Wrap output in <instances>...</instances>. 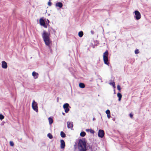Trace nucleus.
I'll list each match as a JSON object with an SVG mask.
<instances>
[{
  "label": "nucleus",
  "instance_id": "obj_1",
  "mask_svg": "<svg viewBox=\"0 0 151 151\" xmlns=\"http://www.w3.org/2000/svg\"><path fill=\"white\" fill-rule=\"evenodd\" d=\"M48 32L49 33H47L45 30L43 31L42 34V36L45 45L50 48V44L51 43L50 37V34L52 33L55 35L56 32L55 30L51 27L48 28Z\"/></svg>",
  "mask_w": 151,
  "mask_h": 151
},
{
  "label": "nucleus",
  "instance_id": "obj_2",
  "mask_svg": "<svg viewBox=\"0 0 151 151\" xmlns=\"http://www.w3.org/2000/svg\"><path fill=\"white\" fill-rule=\"evenodd\" d=\"M78 148L79 151H86L88 150V147L86 146V143L82 140H80L78 144Z\"/></svg>",
  "mask_w": 151,
  "mask_h": 151
},
{
  "label": "nucleus",
  "instance_id": "obj_3",
  "mask_svg": "<svg viewBox=\"0 0 151 151\" xmlns=\"http://www.w3.org/2000/svg\"><path fill=\"white\" fill-rule=\"evenodd\" d=\"M108 52L107 50H106L105 52L104 53L103 57L104 63L107 65H108L109 64V62H108Z\"/></svg>",
  "mask_w": 151,
  "mask_h": 151
},
{
  "label": "nucleus",
  "instance_id": "obj_4",
  "mask_svg": "<svg viewBox=\"0 0 151 151\" xmlns=\"http://www.w3.org/2000/svg\"><path fill=\"white\" fill-rule=\"evenodd\" d=\"M134 18L136 20H138L141 18V14L140 13L138 10H137L135 11L134 12Z\"/></svg>",
  "mask_w": 151,
  "mask_h": 151
},
{
  "label": "nucleus",
  "instance_id": "obj_5",
  "mask_svg": "<svg viewBox=\"0 0 151 151\" xmlns=\"http://www.w3.org/2000/svg\"><path fill=\"white\" fill-rule=\"evenodd\" d=\"M32 106L33 109L36 111V112H38V109L37 108V104L34 100L32 104Z\"/></svg>",
  "mask_w": 151,
  "mask_h": 151
},
{
  "label": "nucleus",
  "instance_id": "obj_6",
  "mask_svg": "<svg viewBox=\"0 0 151 151\" xmlns=\"http://www.w3.org/2000/svg\"><path fill=\"white\" fill-rule=\"evenodd\" d=\"M69 104L68 103H65L63 105V107L65 110V112L66 113L68 112L69 110Z\"/></svg>",
  "mask_w": 151,
  "mask_h": 151
},
{
  "label": "nucleus",
  "instance_id": "obj_7",
  "mask_svg": "<svg viewBox=\"0 0 151 151\" xmlns=\"http://www.w3.org/2000/svg\"><path fill=\"white\" fill-rule=\"evenodd\" d=\"M40 23L41 26H43L45 28H47L48 24H45V22L43 19L42 18L40 19Z\"/></svg>",
  "mask_w": 151,
  "mask_h": 151
},
{
  "label": "nucleus",
  "instance_id": "obj_8",
  "mask_svg": "<svg viewBox=\"0 0 151 151\" xmlns=\"http://www.w3.org/2000/svg\"><path fill=\"white\" fill-rule=\"evenodd\" d=\"M104 132L102 130L100 129L99 131L98 136L101 138H102L104 136Z\"/></svg>",
  "mask_w": 151,
  "mask_h": 151
},
{
  "label": "nucleus",
  "instance_id": "obj_9",
  "mask_svg": "<svg viewBox=\"0 0 151 151\" xmlns=\"http://www.w3.org/2000/svg\"><path fill=\"white\" fill-rule=\"evenodd\" d=\"M65 146V142L64 141L61 139L60 140V148L61 149H63Z\"/></svg>",
  "mask_w": 151,
  "mask_h": 151
},
{
  "label": "nucleus",
  "instance_id": "obj_10",
  "mask_svg": "<svg viewBox=\"0 0 151 151\" xmlns=\"http://www.w3.org/2000/svg\"><path fill=\"white\" fill-rule=\"evenodd\" d=\"M2 67L4 69H6L7 67V65L6 63L4 61H3L2 62Z\"/></svg>",
  "mask_w": 151,
  "mask_h": 151
},
{
  "label": "nucleus",
  "instance_id": "obj_11",
  "mask_svg": "<svg viewBox=\"0 0 151 151\" xmlns=\"http://www.w3.org/2000/svg\"><path fill=\"white\" fill-rule=\"evenodd\" d=\"M38 75V73L35 71H33L32 73V75L35 79L37 78Z\"/></svg>",
  "mask_w": 151,
  "mask_h": 151
},
{
  "label": "nucleus",
  "instance_id": "obj_12",
  "mask_svg": "<svg viewBox=\"0 0 151 151\" xmlns=\"http://www.w3.org/2000/svg\"><path fill=\"white\" fill-rule=\"evenodd\" d=\"M67 127L68 128H72L73 125V123L72 122H67Z\"/></svg>",
  "mask_w": 151,
  "mask_h": 151
},
{
  "label": "nucleus",
  "instance_id": "obj_13",
  "mask_svg": "<svg viewBox=\"0 0 151 151\" xmlns=\"http://www.w3.org/2000/svg\"><path fill=\"white\" fill-rule=\"evenodd\" d=\"M56 6H58L59 8H61L62 7L63 5L62 3L59 2L56 3Z\"/></svg>",
  "mask_w": 151,
  "mask_h": 151
},
{
  "label": "nucleus",
  "instance_id": "obj_14",
  "mask_svg": "<svg viewBox=\"0 0 151 151\" xmlns=\"http://www.w3.org/2000/svg\"><path fill=\"white\" fill-rule=\"evenodd\" d=\"M117 96L119 98L118 100L119 101H120L121 100L122 97V94L120 93H118L117 94Z\"/></svg>",
  "mask_w": 151,
  "mask_h": 151
},
{
  "label": "nucleus",
  "instance_id": "obj_15",
  "mask_svg": "<svg viewBox=\"0 0 151 151\" xmlns=\"http://www.w3.org/2000/svg\"><path fill=\"white\" fill-rule=\"evenodd\" d=\"M79 86L81 88H84L85 87V85L83 83H80L79 84Z\"/></svg>",
  "mask_w": 151,
  "mask_h": 151
},
{
  "label": "nucleus",
  "instance_id": "obj_16",
  "mask_svg": "<svg viewBox=\"0 0 151 151\" xmlns=\"http://www.w3.org/2000/svg\"><path fill=\"white\" fill-rule=\"evenodd\" d=\"M86 131L87 132H90L92 134H93L94 132L93 131V130L91 129H86Z\"/></svg>",
  "mask_w": 151,
  "mask_h": 151
},
{
  "label": "nucleus",
  "instance_id": "obj_17",
  "mask_svg": "<svg viewBox=\"0 0 151 151\" xmlns=\"http://www.w3.org/2000/svg\"><path fill=\"white\" fill-rule=\"evenodd\" d=\"M83 32L82 31H80L78 32V36L80 37H81L83 36Z\"/></svg>",
  "mask_w": 151,
  "mask_h": 151
},
{
  "label": "nucleus",
  "instance_id": "obj_18",
  "mask_svg": "<svg viewBox=\"0 0 151 151\" xmlns=\"http://www.w3.org/2000/svg\"><path fill=\"white\" fill-rule=\"evenodd\" d=\"M48 120H49V123L50 124H51L53 123V120L51 118V117L49 118Z\"/></svg>",
  "mask_w": 151,
  "mask_h": 151
},
{
  "label": "nucleus",
  "instance_id": "obj_19",
  "mask_svg": "<svg viewBox=\"0 0 151 151\" xmlns=\"http://www.w3.org/2000/svg\"><path fill=\"white\" fill-rule=\"evenodd\" d=\"M60 136L62 137H65V134L63 132H60Z\"/></svg>",
  "mask_w": 151,
  "mask_h": 151
},
{
  "label": "nucleus",
  "instance_id": "obj_20",
  "mask_svg": "<svg viewBox=\"0 0 151 151\" xmlns=\"http://www.w3.org/2000/svg\"><path fill=\"white\" fill-rule=\"evenodd\" d=\"M86 134V133L84 132H81L80 134V135L81 136L83 137Z\"/></svg>",
  "mask_w": 151,
  "mask_h": 151
},
{
  "label": "nucleus",
  "instance_id": "obj_21",
  "mask_svg": "<svg viewBox=\"0 0 151 151\" xmlns=\"http://www.w3.org/2000/svg\"><path fill=\"white\" fill-rule=\"evenodd\" d=\"M109 84L111 85H112L114 88L115 87V82H110L109 83Z\"/></svg>",
  "mask_w": 151,
  "mask_h": 151
},
{
  "label": "nucleus",
  "instance_id": "obj_22",
  "mask_svg": "<svg viewBox=\"0 0 151 151\" xmlns=\"http://www.w3.org/2000/svg\"><path fill=\"white\" fill-rule=\"evenodd\" d=\"M47 137L50 139H52L53 137L52 135L50 133H49L48 134Z\"/></svg>",
  "mask_w": 151,
  "mask_h": 151
},
{
  "label": "nucleus",
  "instance_id": "obj_23",
  "mask_svg": "<svg viewBox=\"0 0 151 151\" xmlns=\"http://www.w3.org/2000/svg\"><path fill=\"white\" fill-rule=\"evenodd\" d=\"M4 116L1 114H0V119L2 120L4 119Z\"/></svg>",
  "mask_w": 151,
  "mask_h": 151
},
{
  "label": "nucleus",
  "instance_id": "obj_24",
  "mask_svg": "<svg viewBox=\"0 0 151 151\" xmlns=\"http://www.w3.org/2000/svg\"><path fill=\"white\" fill-rule=\"evenodd\" d=\"M139 51L137 49L135 50V54H137L139 53Z\"/></svg>",
  "mask_w": 151,
  "mask_h": 151
},
{
  "label": "nucleus",
  "instance_id": "obj_25",
  "mask_svg": "<svg viewBox=\"0 0 151 151\" xmlns=\"http://www.w3.org/2000/svg\"><path fill=\"white\" fill-rule=\"evenodd\" d=\"M10 145L11 146H13L14 145V143L12 141L10 142Z\"/></svg>",
  "mask_w": 151,
  "mask_h": 151
},
{
  "label": "nucleus",
  "instance_id": "obj_26",
  "mask_svg": "<svg viewBox=\"0 0 151 151\" xmlns=\"http://www.w3.org/2000/svg\"><path fill=\"white\" fill-rule=\"evenodd\" d=\"M117 88L118 90H119V91H120L121 90V88L120 87V86L119 85H118L117 86Z\"/></svg>",
  "mask_w": 151,
  "mask_h": 151
},
{
  "label": "nucleus",
  "instance_id": "obj_27",
  "mask_svg": "<svg viewBox=\"0 0 151 151\" xmlns=\"http://www.w3.org/2000/svg\"><path fill=\"white\" fill-rule=\"evenodd\" d=\"M50 1H51V0H49V1L48 2V5L49 6H51V4H52V3Z\"/></svg>",
  "mask_w": 151,
  "mask_h": 151
},
{
  "label": "nucleus",
  "instance_id": "obj_28",
  "mask_svg": "<svg viewBox=\"0 0 151 151\" xmlns=\"http://www.w3.org/2000/svg\"><path fill=\"white\" fill-rule=\"evenodd\" d=\"M106 113H110V111L108 109L105 111Z\"/></svg>",
  "mask_w": 151,
  "mask_h": 151
},
{
  "label": "nucleus",
  "instance_id": "obj_29",
  "mask_svg": "<svg viewBox=\"0 0 151 151\" xmlns=\"http://www.w3.org/2000/svg\"><path fill=\"white\" fill-rule=\"evenodd\" d=\"M107 117L108 118H109L110 117V114H107Z\"/></svg>",
  "mask_w": 151,
  "mask_h": 151
},
{
  "label": "nucleus",
  "instance_id": "obj_30",
  "mask_svg": "<svg viewBox=\"0 0 151 151\" xmlns=\"http://www.w3.org/2000/svg\"><path fill=\"white\" fill-rule=\"evenodd\" d=\"M133 116V114H130L129 116L131 118H132Z\"/></svg>",
  "mask_w": 151,
  "mask_h": 151
},
{
  "label": "nucleus",
  "instance_id": "obj_31",
  "mask_svg": "<svg viewBox=\"0 0 151 151\" xmlns=\"http://www.w3.org/2000/svg\"><path fill=\"white\" fill-rule=\"evenodd\" d=\"M51 42L50 43V47L48 46V47H49V48L50 49V52H51L52 51V49H51Z\"/></svg>",
  "mask_w": 151,
  "mask_h": 151
},
{
  "label": "nucleus",
  "instance_id": "obj_32",
  "mask_svg": "<svg viewBox=\"0 0 151 151\" xmlns=\"http://www.w3.org/2000/svg\"><path fill=\"white\" fill-rule=\"evenodd\" d=\"M91 33L92 34H94V32L93 31H92V30L91 31Z\"/></svg>",
  "mask_w": 151,
  "mask_h": 151
},
{
  "label": "nucleus",
  "instance_id": "obj_33",
  "mask_svg": "<svg viewBox=\"0 0 151 151\" xmlns=\"http://www.w3.org/2000/svg\"><path fill=\"white\" fill-rule=\"evenodd\" d=\"M47 21L48 23H49V22H50V21H49V20L48 19H47Z\"/></svg>",
  "mask_w": 151,
  "mask_h": 151
},
{
  "label": "nucleus",
  "instance_id": "obj_34",
  "mask_svg": "<svg viewBox=\"0 0 151 151\" xmlns=\"http://www.w3.org/2000/svg\"><path fill=\"white\" fill-rule=\"evenodd\" d=\"M95 120V118H93V120Z\"/></svg>",
  "mask_w": 151,
  "mask_h": 151
},
{
  "label": "nucleus",
  "instance_id": "obj_35",
  "mask_svg": "<svg viewBox=\"0 0 151 151\" xmlns=\"http://www.w3.org/2000/svg\"><path fill=\"white\" fill-rule=\"evenodd\" d=\"M57 101H58V98H57Z\"/></svg>",
  "mask_w": 151,
  "mask_h": 151
},
{
  "label": "nucleus",
  "instance_id": "obj_36",
  "mask_svg": "<svg viewBox=\"0 0 151 151\" xmlns=\"http://www.w3.org/2000/svg\"><path fill=\"white\" fill-rule=\"evenodd\" d=\"M89 148H90L91 147L90 146H89Z\"/></svg>",
  "mask_w": 151,
  "mask_h": 151
}]
</instances>
